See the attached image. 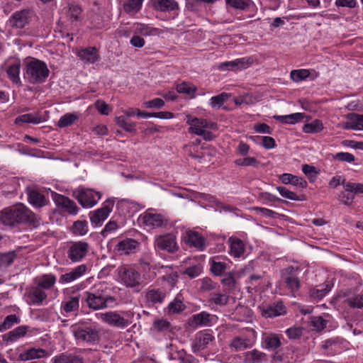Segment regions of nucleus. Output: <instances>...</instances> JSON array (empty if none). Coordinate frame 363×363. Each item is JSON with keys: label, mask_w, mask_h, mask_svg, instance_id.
Listing matches in <instances>:
<instances>
[{"label": "nucleus", "mask_w": 363, "mask_h": 363, "mask_svg": "<svg viewBox=\"0 0 363 363\" xmlns=\"http://www.w3.org/2000/svg\"><path fill=\"white\" fill-rule=\"evenodd\" d=\"M0 220L6 225L29 223L36 226L39 224V219L37 216L21 203L2 211Z\"/></svg>", "instance_id": "f257e3e1"}, {"label": "nucleus", "mask_w": 363, "mask_h": 363, "mask_svg": "<svg viewBox=\"0 0 363 363\" xmlns=\"http://www.w3.org/2000/svg\"><path fill=\"white\" fill-rule=\"evenodd\" d=\"M50 71L47 65L40 60L33 59L28 62L23 69V77L33 84H41L48 77Z\"/></svg>", "instance_id": "f03ea898"}, {"label": "nucleus", "mask_w": 363, "mask_h": 363, "mask_svg": "<svg viewBox=\"0 0 363 363\" xmlns=\"http://www.w3.org/2000/svg\"><path fill=\"white\" fill-rule=\"evenodd\" d=\"M85 302L88 307L94 311L104 309L109 303L115 301V298L110 296L102 288L94 287L89 291H86Z\"/></svg>", "instance_id": "7ed1b4c3"}, {"label": "nucleus", "mask_w": 363, "mask_h": 363, "mask_svg": "<svg viewBox=\"0 0 363 363\" xmlns=\"http://www.w3.org/2000/svg\"><path fill=\"white\" fill-rule=\"evenodd\" d=\"M186 123L190 125L189 132L202 136L206 140H211L213 139V134L206 129H215L216 124L212 122H208L203 118L187 117Z\"/></svg>", "instance_id": "20e7f679"}, {"label": "nucleus", "mask_w": 363, "mask_h": 363, "mask_svg": "<svg viewBox=\"0 0 363 363\" xmlns=\"http://www.w3.org/2000/svg\"><path fill=\"white\" fill-rule=\"evenodd\" d=\"M118 274L121 283L126 287L139 290L143 284V279L138 271L132 267L123 266L118 269Z\"/></svg>", "instance_id": "39448f33"}, {"label": "nucleus", "mask_w": 363, "mask_h": 363, "mask_svg": "<svg viewBox=\"0 0 363 363\" xmlns=\"http://www.w3.org/2000/svg\"><path fill=\"white\" fill-rule=\"evenodd\" d=\"M139 220L149 229L165 228L169 219L164 215L146 211L139 217Z\"/></svg>", "instance_id": "423d86ee"}, {"label": "nucleus", "mask_w": 363, "mask_h": 363, "mask_svg": "<svg viewBox=\"0 0 363 363\" xmlns=\"http://www.w3.org/2000/svg\"><path fill=\"white\" fill-rule=\"evenodd\" d=\"M123 315L116 311H109L101 313L100 316L101 320L112 326L119 328H125L130 324L128 318L130 316L129 312H122Z\"/></svg>", "instance_id": "0eeeda50"}, {"label": "nucleus", "mask_w": 363, "mask_h": 363, "mask_svg": "<svg viewBox=\"0 0 363 363\" xmlns=\"http://www.w3.org/2000/svg\"><path fill=\"white\" fill-rule=\"evenodd\" d=\"M89 245L84 241L72 242L68 247L67 255L72 262H81L87 255Z\"/></svg>", "instance_id": "6e6552de"}, {"label": "nucleus", "mask_w": 363, "mask_h": 363, "mask_svg": "<svg viewBox=\"0 0 363 363\" xmlns=\"http://www.w3.org/2000/svg\"><path fill=\"white\" fill-rule=\"evenodd\" d=\"M154 245L156 248L172 254L179 250L177 237L172 233L157 236L155 238Z\"/></svg>", "instance_id": "1a4fd4ad"}, {"label": "nucleus", "mask_w": 363, "mask_h": 363, "mask_svg": "<svg viewBox=\"0 0 363 363\" xmlns=\"http://www.w3.org/2000/svg\"><path fill=\"white\" fill-rule=\"evenodd\" d=\"M114 206V199H108L103 204V206L96 211L89 213L91 224L99 226L108 218Z\"/></svg>", "instance_id": "9d476101"}, {"label": "nucleus", "mask_w": 363, "mask_h": 363, "mask_svg": "<svg viewBox=\"0 0 363 363\" xmlns=\"http://www.w3.org/2000/svg\"><path fill=\"white\" fill-rule=\"evenodd\" d=\"M101 198V194L99 191H95L89 189L79 190L75 196V199L84 208L93 207Z\"/></svg>", "instance_id": "9b49d317"}, {"label": "nucleus", "mask_w": 363, "mask_h": 363, "mask_svg": "<svg viewBox=\"0 0 363 363\" xmlns=\"http://www.w3.org/2000/svg\"><path fill=\"white\" fill-rule=\"evenodd\" d=\"M33 13L30 9H22L14 12L9 20V24L11 27L16 29H21L29 24Z\"/></svg>", "instance_id": "f8f14e48"}, {"label": "nucleus", "mask_w": 363, "mask_h": 363, "mask_svg": "<svg viewBox=\"0 0 363 363\" xmlns=\"http://www.w3.org/2000/svg\"><path fill=\"white\" fill-rule=\"evenodd\" d=\"M73 333L74 337L79 342L92 344L99 338V331L91 327L75 326L73 328Z\"/></svg>", "instance_id": "ddd939ff"}, {"label": "nucleus", "mask_w": 363, "mask_h": 363, "mask_svg": "<svg viewBox=\"0 0 363 363\" xmlns=\"http://www.w3.org/2000/svg\"><path fill=\"white\" fill-rule=\"evenodd\" d=\"M258 311L260 314L267 318H274L286 314V307L283 304L282 301H278L268 305L259 306L257 307Z\"/></svg>", "instance_id": "4468645a"}, {"label": "nucleus", "mask_w": 363, "mask_h": 363, "mask_svg": "<svg viewBox=\"0 0 363 363\" xmlns=\"http://www.w3.org/2000/svg\"><path fill=\"white\" fill-rule=\"evenodd\" d=\"M297 270L298 267L289 266L281 271V277L291 291H297L301 286L299 279L294 274Z\"/></svg>", "instance_id": "2eb2a0df"}, {"label": "nucleus", "mask_w": 363, "mask_h": 363, "mask_svg": "<svg viewBox=\"0 0 363 363\" xmlns=\"http://www.w3.org/2000/svg\"><path fill=\"white\" fill-rule=\"evenodd\" d=\"M140 245V243L137 240L131 238H126L118 242L115 247V250L121 255H127L131 253H135L139 250Z\"/></svg>", "instance_id": "dca6fc26"}, {"label": "nucleus", "mask_w": 363, "mask_h": 363, "mask_svg": "<svg viewBox=\"0 0 363 363\" xmlns=\"http://www.w3.org/2000/svg\"><path fill=\"white\" fill-rule=\"evenodd\" d=\"M184 240L186 245L194 247L199 250L205 247V238L198 232L186 230L184 236Z\"/></svg>", "instance_id": "f3484780"}, {"label": "nucleus", "mask_w": 363, "mask_h": 363, "mask_svg": "<svg viewBox=\"0 0 363 363\" xmlns=\"http://www.w3.org/2000/svg\"><path fill=\"white\" fill-rule=\"evenodd\" d=\"M250 65L249 58H238L233 61L222 62L218 65V69L220 71L232 70L236 71L246 69Z\"/></svg>", "instance_id": "a211bd4d"}, {"label": "nucleus", "mask_w": 363, "mask_h": 363, "mask_svg": "<svg viewBox=\"0 0 363 363\" xmlns=\"http://www.w3.org/2000/svg\"><path fill=\"white\" fill-rule=\"evenodd\" d=\"M86 264H80L74 267L68 273L62 274L60 277V283L65 284L72 282L82 277L86 272Z\"/></svg>", "instance_id": "6ab92c4d"}, {"label": "nucleus", "mask_w": 363, "mask_h": 363, "mask_svg": "<svg viewBox=\"0 0 363 363\" xmlns=\"http://www.w3.org/2000/svg\"><path fill=\"white\" fill-rule=\"evenodd\" d=\"M214 337L210 333H198L195 336L191 347L194 352L204 350L213 341Z\"/></svg>", "instance_id": "aec40b11"}, {"label": "nucleus", "mask_w": 363, "mask_h": 363, "mask_svg": "<svg viewBox=\"0 0 363 363\" xmlns=\"http://www.w3.org/2000/svg\"><path fill=\"white\" fill-rule=\"evenodd\" d=\"M152 7L157 11L171 12L179 9L175 0H150Z\"/></svg>", "instance_id": "412c9836"}, {"label": "nucleus", "mask_w": 363, "mask_h": 363, "mask_svg": "<svg viewBox=\"0 0 363 363\" xmlns=\"http://www.w3.org/2000/svg\"><path fill=\"white\" fill-rule=\"evenodd\" d=\"M345 130H363V114L350 113L347 115V122L343 123Z\"/></svg>", "instance_id": "4be33fe9"}, {"label": "nucleus", "mask_w": 363, "mask_h": 363, "mask_svg": "<svg viewBox=\"0 0 363 363\" xmlns=\"http://www.w3.org/2000/svg\"><path fill=\"white\" fill-rule=\"evenodd\" d=\"M76 53L82 61L87 63H94L99 59L98 50L94 47L80 49Z\"/></svg>", "instance_id": "5701e85b"}, {"label": "nucleus", "mask_w": 363, "mask_h": 363, "mask_svg": "<svg viewBox=\"0 0 363 363\" xmlns=\"http://www.w3.org/2000/svg\"><path fill=\"white\" fill-rule=\"evenodd\" d=\"M48 355V352L44 349L32 347L21 353L18 359L19 361H28L45 357Z\"/></svg>", "instance_id": "b1692460"}, {"label": "nucleus", "mask_w": 363, "mask_h": 363, "mask_svg": "<svg viewBox=\"0 0 363 363\" xmlns=\"http://www.w3.org/2000/svg\"><path fill=\"white\" fill-rule=\"evenodd\" d=\"M52 363H84V359L80 355L62 352L51 359Z\"/></svg>", "instance_id": "393cba45"}, {"label": "nucleus", "mask_w": 363, "mask_h": 363, "mask_svg": "<svg viewBox=\"0 0 363 363\" xmlns=\"http://www.w3.org/2000/svg\"><path fill=\"white\" fill-rule=\"evenodd\" d=\"M279 179L284 184H290L301 189H305L308 186L307 182L303 178L289 173H284L280 175Z\"/></svg>", "instance_id": "a878e982"}, {"label": "nucleus", "mask_w": 363, "mask_h": 363, "mask_svg": "<svg viewBox=\"0 0 363 363\" xmlns=\"http://www.w3.org/2000/svg\"><path fill=\"white\" fill-rule=\"evenodd\" d=\"M26 326H19L2 335V340L6 343L13 342L23 337L27 332Z\"/></svg>", "instance_id": "bb28decb"}, {"label": "nucleus", "mask_w": 363, "mask_h": 363, "mask_svg": "<svg viewBox=\"0 0 363 363\" xmlns=\"http://www.w3.org/2000/svg\"><path fill=\"white\" fill-rule=\"evenodd\" d=\"M228 242L230 245V253L235 257H240L245 251L244 243L236 238H230Z\"/></svg>", "instance_id": "cd10ccee"}, {"label": "nucleus", "mask_w": 363, "mask_h": 363, "mask_svg": "<svg viewBox=\"0 0 363 363\" xmlns=\"http://www.w3.org/2000/svg\"><path fill=\"white\" fill-rule=\"evenodd\" d=\"M303 113H295L286 116H274L273 118L284 124H295L302 121L305 117Z\"/></svg>", "instance_id": "c85d7f7f"}, {"label": "nucleus", "mask_w": 363, "mask_h": 363, "mask_svg": "<svg viewBox=\"0 0 363 363\" xmlns=\"http://www.w3.org/2000/svg\"><path fill=\"white\" fill-rule=\"evenodd\" d=\"M251 140L267 150L274 148L277 146L275 140L270 136H251Z\"/></svg>", "instance_id": "c756f323"}, {"label": "nucleus", "mask_w": 363, "mask_h": 363, "mask_svg": "<svg viewBox=\"0 0 363 363\" xmlns=\"http://www.w3.org/2000/svg\"><path fill=\"white\" fill-rule=\"evenodd\" d=\"M28 199L30 204L38 208L42 207L46 204L44 195L35 190L28 191Z\"/></svg>", "instance_id": "7c9ffc66"}, {"label": "nucleus", "mask_w": 363, "mask_h": 363, "mask_svg": "<svg viewBox=\"0 0 363 363\" xmlns=\"http://www.w3.org/2000/svg\"><path fill=\"white\" fill-rule=\"evenodd\" d=\"M20 68L21 65L19 62H15L10 65H9L6 69V72L7 73L8 77L10 79L12 82L21 85V82L19 77L20 74Z\"/></svg>", "instance_id": "2f4dec72"}, {"label": "nucleus", "mask_w": 363, "mask_h": 363, "mask_svg": "<svg viewBox=\"0 0 363 363\" xmlns=\"http://www.w3.org/2000/svg\"><path fill=\"white\" fill-rule=\"evenodd\" d=\"M166 296L165 292L159 289H149L146 294V298L152 303H161Z\"/></svg>", "instance_id": "473e14b6"}, {"label": "nucleus", "mask_w": 363, "mask_h": 363, "mask_svg": "<svg viewBox=\"0 0 363 363\" xmlns=\"http://www.w3.org/2000/svg\"><path fill=\"white\" fill-rule=\"evenodd\" d=\"M41 121V117L38 113H26L18 116L15 119V123L18 125H21L23 123L38 124Z\"/></svg>", "instance_id": "72a5a7b5"}, {"label": "nucleus", "mask_w": 363, "mask_h": 363, "mask_svg": "<svg viewBox=\"0 0 363 363\" xmlns=\"http://www.w3.org/2000/svg\"><path fill=\"white\" fill-rule=\"evenodd\" d=\"M79 308V296L69 297L62 303V308L66 313L77 311Z\"/></svg>", "instance_id": "f704fd0d"}, {"label": "nucleus", "mask_w": 363, "mask_h": 363, "mask_svg": "<svg viewBox=\"0 0 363 363\" xmlns=\"http://www.w3.org/2000/svg\"><path fill=\"white\" fill-rule=\"evenodd\" d=\"M229 300L228 293H212L211 294L208 302L220 306L227 305Z\"/></svg>", "instance_id": "c9c22d12"}, {"label": "nucleus", "mask_w": 363, "mask_h": 363, "mask_svg": "<svg viewBox=\"0 0 363 363\" xmlns=\"http://www.w3.org/2000/svg\"><path fill=\"white\" fill-rule=\"evenodd\" d=\"M320 289L313 288L310 289L309 294L311 298L320 300L322 299L331 289L330 283L325 284L324 286H319Z\"/></svg>", "instance_id": "e433bc0d"}, {"label": "nucleus", "mask_w": 363, "mask_h": 363, "mask_svg": "<svg viewBox=\"0 0 363 363\" xmlns=\"http://www.w3.org/2000/svg\"><path fill=\"white\" fill-rule=\"evenodd\" d=\"M143 1V0H125L123 9L127 13L134 15L140 9Z\"/></svg>", "instance_id": "4c0bfd02"}, {"label": "nucleus", "mask_w": 363, "mask_h": 363, "mask_svg": "<svg viewBox=\"0 0 363 363\" xmlns=\"http://www.w3.org/2000/svg\"><path fill=\"white\" fill-rule=\"evenodd\" d=\"M277 191L281 196L284 198L292 200V201H306V196L304 194L297 195L294 192L289 191L284 186H277Z\"/></svg>", "instance_id": "58836bf2"}, {"label": "nucleus", "mask_w": 363, "mask_h": 363, "mask_svg": "<svg viewBox=\"0 0 363 363\" xmlns=\"http://www.w3.org/2000/svg\"><path fill=\"white\" fill-rule=\"evenodd\" d=\"M33 304H40L47 298V294L39 286L35 287L28 295Z\"/></svg>", "instance_id": "ea45409f"}, {"label": "nucleus", "mask_w": 363, "mask_h": 363, "mask_svg": "<svg viewBox=\"0 0 363 363\" xmlns=\"http://www.w3.org/2000/svg\"><path fill=\"white\" fill-rule=\"evenodd\" d=\"M323 128L322 121L315 119L311 123H306L303 127V131L306 133H320Z\"/></svg>", "instance_id": "a19ab883"}, {"label": "nucleus", "mask_w": 363, "mask_h": 363, "mask_svg": "<svg viewBox=\"0 0 363 363\" xmlns=\"http://www.w3.org/2000/svg\"><path fill=\"white\" fill-rule=\"evenodd\" d=\"M116 124L122 128L123 130L128 133H135V122L129 121L123 116H118L115 118Z\"/></svg>", "instance_id": "79ce46f5"}, {"label": "nucleus", "mask_w": 363, "mask_h": 363, "mask_svg": "<svg viewBox=\"0 0 363 363\" xmlns=\"http://www.w3.org/2000/svg\"><path fill=\"white\" fill-rule=\"evenodd\" d=\"M56 282V277L55 275L49 274H44L39 278L38 286L43 289H50Z\"/></svg>", "instance_id": "37998d69"}, {"label": "nucleus", "mask_w": 363, "mask_h": 363, "mask_svg": "<svg viewBox=\"0 0 363 363\" xmlns=\"http://www.w3.org/2000/svg\"><path fill=\"white\" fill-rule=\"evenodd\" d=\"M176 89L177 92L189 95L191 98L195 97L196 86L191 83L184 82L177 85Z\"/></svg>", "instance_id": "c03bdc74"}, {"label": "nucleus", "mask_w": 363, "mask_h": 363, "mask_svg": "<svg viewBox=\"0 0 363 363\" xmlns=\"http://www.w3.org/2000/svg\"><path fill=\"white\" fill-rule=\"evenodd\" d=\"M78 119V116L74 113H68L62 116L57 122V126L65 128L72 125Z\"/></svg>", "instance_id": "a18cd8bd"}, {"label": "nucleus", "mask_w": 363, "mask_h": 363, "mask_svg": "<svg viewBox=\"0 0 363 363\" xmlns=\"http://www.w3.org/2000/svg\"><path fill=\"white\" fill-rule=\"evenodd\" d=\"M69 20L73 23L79 21L82 18V9L79 5L69 4L67 11Z\"/></svg>", "instance_id": "49530a36"}, {"label": "nucleus", "mask_w": 363, "mask_h": 363, "mask_svg": "<svg viewBox=\"0 0 363 363\" xmlns=\"http://www.w3.org/2000/svg\"><path fill=\"white\" fill-rule=\"evenodd\" d=\"M72 231L76 235H84L88 232V223L86 220L75 221L72 225Z\"/></svg>", "instance_id": "de8ad7c7"}, {"label": "nucleus", "mask_w": 363, "mask_h": 363, "mask_svg": "<svg viewBox=\"0 0 363 363\" xmlns=\"http://www.w3.org/2000/svg\"><path fill=\"white\" fill-rule=\"evenodd\" d=\"M210 323V315L206 312H201L193 316V325H208Z\"/></svg>", "instance_id": "09e8293b"}, {"label": "nucleus", "mask_w": 363, "mask_h": 363, "mask_svg": "<svg viewBox=\"0 0 363 363\" xmlns=\"http://www.w3.org/2000/svg\"><path fill=\"white\" fill-rule=\"evenodd\" d=\"M19 321V318L15 314L6 316L4 322L0 325V333L10 329L14 324L18 323Z\"/></svg>", "instance_id": "8fccbe9b"}, {"label": "nucleus", "mask_w": 363, "mask_h": 363, "mask_svg": "<svg viewBox=\"0 0 363 363\" xmlns=\"http://www.w3.org/2000/svg\"><path fill=\"white\" fill-rule=\"evenodd\" d=\"M249 345L250 341L247 338L238 337L233 340L230 345L237 351H242L246 350Z\"/></svg>", "instance_id": "3c124183"}, {"label": "nucleus", "mask_w": 363, "mask_h": 363, "mask_svg": "<svg viewBox=\"0 0 363 363\" xmlns=\"http://www.w3.org/2000/svg\"><path fill=\"white\" fill-rule=\"evenodd\" d=\"M345 303L352 308H363V294H357L347 298Z\"/></svg>", "instance_id": "603ef678"}, {"label": "nucleus", "mask_w": 363, "mask_h": 363, "mask_svg": "<svg viewBox=\"0 0 363 363\" xmlns=\"http://www.w3.org/2000/svg\"><path fill=\"white\" fill-rule=\"evenodd\" d=\"M309 75V70L305 69L292 70L290 74L291 79L296 82L306 79Z\"/></svg>", "instance_id": "864d4df0"}, {"label": "nucleus", "mask_w": 363, "mask_h": 363, "mask_svg": "<svg viewBox=\"0 0 363 363\" xmlns=\"http://www.w3.org/2000/svg\"><path fill=\"white\" fill-rule=\"evenodd\" d=\"M264 342L268 349L275 350L281 345L280 338L277 335L267 336L264 338Z\"/></svg>", "instance_id": "5fc2aeb1"}, {"label": "nucleus", "mask_w": 363, "mask_h": 363, "mask_svg": "<svg viewBox=\"0 0 363 363\" xmlns=\"http://www.w3.org/2000/svg\"><path fill=\"white\" fill-rule=\"evenodd\" d=\"M230 95L223 92L217 96H212L210 100V105L213 108L220 107L226 101Z\"/></svg>", "instance_id": "6e6d98bb"}, {"label": "nucleus", "mask_w": 363, "mask_h": 363, "mask_svg": "<svg viewBox=\"0 0 363 363\" xmlns=\"http://www.w3.org/2000/svg\"><path fill=\"white\" fill-rule=\"evenodd\" d=\"M221 283L225 286L224 291L228 294L235 289V281L231 273L226 274L221 280Z\"/></svg>", "instance_id": "4d7b16f0"}, {"label": "nucleus", "mask_w": 363, "mask_h": 363, "mask_svg": "<svg viewBox=\"0 0 363 363\" xmlns=\"http://www.w3.org/2000/svg\"><path fill=\"white\" fill-rule=\"evenodd\" d=\"M344 188L346 191L351 192L354 194H363V184L343 182Z\"/></svg>", "instance_id": "13d9d810"}, {"label": "nucleus", "mask_w": 363, "mask_h": 363, "mask_svg": "<svg viewBox=\"0 0 363 363\" xmlns=\"http://www.w3.org/2000/svg\"><path fill=\"white\" fill-rule=\"evenodd\" d=\"M185 309V306L182 301L175 298L173 301L169 303L168 306V311L169 313L175 314L179 313Z\"/></svg>", "instance_id": "bf43d9fd"}, {"label": "nucleus", "mask_w": 363, "mask_h": 363, "mask_svg": "<svg viewBox=\"0 0 363 363\" xmlns=\"http://www.w3.org/2000/svg\"><path fill=\"white\" fill-rule=\"evenodd\" d=\"M16 257V255L13 252H9L0 255V267H7L10 266Z\"/></svg>", "instance_id": "052dcab7"}, {"label": "nucleus", "mask_w": 363, "mask_h": 363, "mask_svg": "<svg viewBox=\"0 0 363 363\" xmlns=\"http://www.w3.org/2000/svg\"><path fill=\"white\" fill-rule=\"evenodd\" d=\"M174 359H178L180 363H197V359L190 354H186L184 350H179L177 353V357Z\"/></svg>", "instance_id": "680f3d73"}, {"label": "nucleus", "mask_w": 363, "mask_h": 363, "mask_svg": "<svg viewBox=\"0 0 363 363\" xmlns=\"http://www.w3.org/2000/svg\"><path fill=\"white\" fill-rule=\"evenodd\" d=\"M226 269V264L223 262L212 261L211 263V271L216 276L222 275Z\"/></svg>", "instance_id": "e2e57ef3"}, {"label": "nucleus", "mask_w": 363, "mask_h": 363, "mask_svg": "<svg viewBox=\"0 0 363 363\" xmlns=\"http://www.w3.org/2000/svg\"><path fill=\"white\" fill-rule=\"evenodd\" d=\"M154 328L158 332H166L171 330V324L164 319L156 320L153 323Z\"/></svg>", "instance_id": "0e129e2a"}, {"label": "nucleus", "mask_w": 363, "mask_h": 363, "mask_svg": "<svg viewBox=\"0 0 363 363\" xmlns=\"http://www.w3.org/2000/svg\"><path fill=\"white\" fill-rule=\"evenodd\" d=\"M202 272V267L200 264L187 267L182 273L186 274L190 279L199 277Z\"/></svg>", "instance_id": "69168bd1"}, {"label": "nucleus", "mask_w": 363, "mask_h": 363, "mask_svg": "<svg viewBox=\"0 0 363 363\" xmlns=\"http://www.w3.org/2000/svg\"><path fill=\"white\" fill-rule=\"evenodd\" d=\"M156 31V28L149 27L145 24H138L135 28V33L145 36L154 35Z\"/></svg>", "instance_id": "338daca9"}, {"label": "nucleus", "mask_w": 363, "mask_h": 363, "mask_svg": "<svg viewBox=\"0 0 363 363\" xmlns=\"http://www.w3.org/2000/svg\"><path fill=\"white\" fill-rule=\"evenodd\" d=\"M302 327H292L286 330V334L290 340H298L303 334Z\"/></svg>", "instance_id": "774afa93"}]
</instances>
